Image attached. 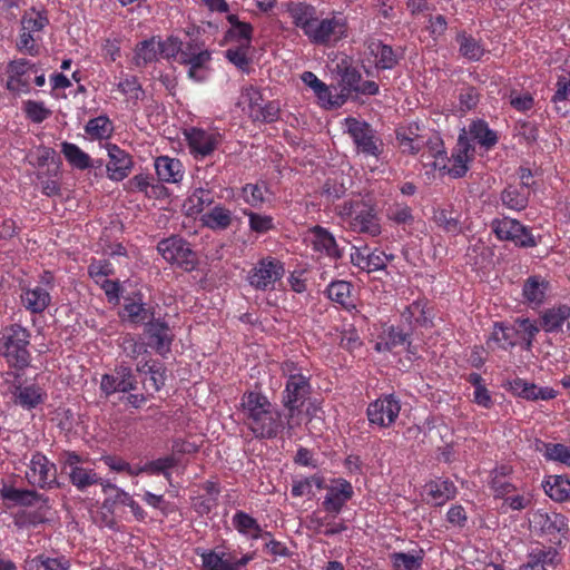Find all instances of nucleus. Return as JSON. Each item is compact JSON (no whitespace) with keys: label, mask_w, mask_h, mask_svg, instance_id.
<instances>
[{"label":"nucleus","mask_w":570,"mask_h":570,"mask_svg":"<svg viewBox=\"0 0 570 570\" xmlns=\"http://www.w3.org/2000/svg\"><path fill=\"white\" fill-rule=\"evenodd\" d=\"M302 80L309 87L314 90V92L316 94L317 98L320 100H322L323 102H327L330 104L332 107L333 106H336V107H340L341 106V102L340 100H335V101H332L331 100V91L328 89V87L323 82L321 81L313 72L311 71H305L303 75H302Z\"/></svg>","instance_id":"nucleus-33"},{"label":"nucleus","mask_w":570,"mask_h":570,"mask_svg":"<svg viewBox=\"0 0 570 570\" xmlns=\"http://www.w3.org/2000/svg\"><path fill=\"white\" fill-rule=\"evenodd\" d=\"M187 139L189 148L196 157H205L210 155L217 145L215 136L202 129H193L187 135Z\"/></svg>","instance_id":"nucleus-20"},{"label":"nucleus","mask_w":570,"mask_h":570,"mask_svg":"<svg viewBox=\"0 0 570 570\" xmlns=\"http://www.w3.org/2000/svg\"><path fill=\"white\" fill-rule=\"evenodd\" d=\"M155 169L161 181L178 183L183 179V165L179 159L160 156L155 160Z\"/></svg>","instance_id":"nucleus-19"},{"label":"nucleus","mask_w":570,"mask_h":570,"mask_svg":"<svg viewBox=\"0 0 570 570\" xmlns=\"http://www.w3.org/2000/svg\"><path fill=\"white\" fill-rule=\"evenodd\" d=\"M474 153V148L471 146L466 132H463L459 136L456 150L452 154L453 166L448 169V173L453 178H461L468 171L466 163L472 158Z\"/></svg>","instance_id":"nucleus-17"},{"label":"nucleus","mask_w":570,"mask_h":570,"mask_svg":"<svg viewBox=\"0 0 570 570\" xmlns=\"http://www.w3.org/2000/svg\"><path fill=\"white\" fill-rule=\"evenodd\" d=\"M371 51L375 53L377 58L376 66L381 69H392L399 62L393 48L389 45L382 42L372 43Z\"/></svg>","instance_id":"nucleus-34"},{"label":"nucleus","mask_w":570,"mask_h":570,"mask_svg":"<svg viewBox=\"0 0 570 570\" xmlns=\"http://www.w3.org/2000/svg\"><path fill=\"white\" fill-rule=\"evenodd\" d=\"M17 402L27 409H33L38 404L43 402L40 387L36 385H29L26 387H18L16 393Z\"/></svg>","instance_id":"nucleus-36"},{"label":"nucleus","mask_w":570,"mask_h":570,"mask_svg":"<svg viewBox=\"0 0 570 570\" xmlns=\"http://www.w3.org/2000/svg\"><path fill=\"white\" fill-rule=\"evenodd\" d=\"M68 474L70 478V482L78 490H81V491L92 484H98V483H100L101 485L104 484L101 482V479L97 475L96 472H94L92 470L81 468V466H75L73 470L68 471Z\"/></svg>","instance_id":"nucleus-31"},{"label":"nucleus","mask_w":570,"mask_h":570,"mask_svg":"<svg viewBox=\"0 0 570 570\" xmlns=\"http://www.w3.org/2000/svg\"><path fill=\"white\" fill-rule=\"evenodd\" d=\"M350 214H354L351 220V228L354 232L367 234L375 237L381 234V225L376 210L363 202H356L351 206Z\"/></svg>","instance_id":"nucleus-11"},{"label":"nucleus","mask_w":570,"mask_h":570,"mask_svg":"<svg viewBox=\"0 0 570 570\" xmlns=\"http://www.w3.org/2000/svg\"><path fill=\"white\" fill-rule=\"evenodd\" d=\"M61 153L67 161L75 168L85 170L94 167V163L88 154L82 151L77 145L63 141L61 144Z\"/></svg>","instance_id":"nucleus-26"},{"label":"nucleus","mask_w":570,"mask_h":570,"mask_svg":"<svg viewBox=\"0 0 570 570\" xmlns=\"http://www.w3.org/2000/svg\"><path fill=\"white\" fill-rule=\"evenodd\" d=\"M530 560H535L543 568L548 566H556L559 562L558 552L553 548L549 549H535L529 553Z\"/></svg>","instance_id":"nucleus-54"},{"label":"nucleus","mask_w":570,"mask_h":570,"mask_svg":"<svg viewBox=\"0 0 570 570\" xmlns=\"http://www.w3.org/2000/svg\"><path fill=\"white\" fill-rule=\"evenodd\" d=\"M155 39L153 37L137 43L134 57V62L137 67H145L157 59L159 51Z\"/></svg>","instance_id":"nucleus-30"},{"label":"nucleus","mask_w":570,"mask_h":570,"mask_svg":"<svg viewBox=\"0 0 570 570\" xmlns=\"http://www.w3.org/2000/svg\"><path fill=\"white\" fill-rule=\"evenodd\" d=\"M345 124L357 151L377 158L382 153L383 144L371 125L352 117L346 118Z\"/></svg>","instance_id":"nucleus-4"},{"label":"nucleus","mask_w":570,"mask_h":570,"mask_svg":"<svg viewBox=\"0 0 570 570\" xmlns=\"http://www.w3.org/2000/svg\"><path fill=\"white\" fill-rule=\"evenodd\" d=\"M159 55L165 59L176 58L180 51L183 42L179 38L170 36L166 40L157 42Z\"/></svg>","instance_id":"nucleus-51"},{"label":"nucleus","mask_w":570,"mask_h":570,"mask_svg":"<svg viewBox=\"0 0 570 570\" xmlns=\"http://www.w3.org/2000/svg\"><path fill=\"white\" fill-rule=\"evenodd\" d=\"M309 393L308 379L301 373H291L283 393V404L288 410V420L293 419L295 411L303 406Z\"/></svg>","instance_id":"nucleus-9"},{"label":"nucleus","mask_w":570,"mask_h":570,"mask_svg":"<svg viewBox=\"0 0 570 570\" xmlns=\"http://www.w3.org/2000/svg\"><path fill=\"white\" fill-rule=\"evenodd\" d=\"M17 48L20 51L26 50L30 56H37L39 53V48L35 43L33 36L24 30H22L20 35V40L17 43Z\"/></svg>","instance_id":"nucleus-62"},{"label":"nucleus","mask_w":570,"mask_h":570,"mask_svg":"<svg viewBox=\"0 0 570 570\" xmlns=\"http://www.w3.org/2000/svg\"><path fill=\"white\" fill-rule=\"evenodd\" d=\"M510 105L518 111H528L533 107V97L525 92L518 95L515 90H511L509 96Z\"/></svg>","instance_id":"nucleus-57"},{"label":"nucleus","mask_w":570,"mask_h":570,"mask_svg":"<svg viewBox=\"0 0 570 570\" xmlns=\"http://www.w3.org/2000/svg\"><path fill=\"white\" fill-rule=\"evenodd\" d=\"M249 47L248 43H240L236 48H229L226 51V58L238 69L245 71L249 65V58L247 57Z\"/></svg>","instance_id":"nucleus-46"},{"label":"nucleus","mask_w":570,"mask_h":570,"mask_svg":"<svg viewBox=\"0 0 570 570\" xmlns=\"http://www.w3.org/2000/svg\"><path fill=\"white\" fill-rule=\"evenodd\" d=\"M28 70L37 71L36 65L31 63L27 59H17L8 63L7 72L13 75V77L24 76Z\"/></svg>","instance_id":"nucleus-59"},{"label":"nucleus","mask_w":570,"mask_h":570,"mask_svg":"<svg viewBox=\"0 0 570 570\" xmlns=\"http://www.w3.org/2000/svg\"><path fill=\"white\" fill-rule=\"evenodd\" d=\"M540 443L546 450L544 455L548 460L559 461L563 464L570 465V448L561 443Z\"/></svg>","instance_id":"nucleus-45"},{"label":"nucleus","mask_w":570,"mask_h":570,"mask_svg":"<svg viewBox=\"0 0 570 570\" xmlns=\"http://www.w3.org/2000/svg\"><path fill=\"white\" fill-rule=\"evenodd\" d=\"M501 200L507 207L515 210L524 209L528 204L527 196L511 186L501 193Z\"/></svg>","instance_id":"nucleus-44"},{"label":"nucleus","mask_w":570,"mask_h":570,"mask_svg":"<svg viewBox=\"0 0 570 570\" xmlns=\"http://www.w3.org/2000/svg\"><path fill=\"white\" fill-rule=\"evenodd\" d=\"M327 297L343 306L348 305V298L351 296V284L345 281L332 282L327 289Z\"/></svg>","instance_id":"nucleus-40"},{"label":"nucleus","mask_w":570,"mask_h":570,"mask_svg":"<svg viewBox=\"0 0 570 570\" xmlns=\"http://www.w3.org/2000/svg\"><path fill=\"white\" fill-rule=\"evenodd\" d=\"M389 217L397 224H407L413 222L412 210L409 206H396L391 210Z\"/></svg>","instance_id":"nucleus-64"},{"label":"nucleus","mask_w":570,"mask_h":570,"mask_svg":"<svg viewBox=\"0 0 570 570\" xmlns=\"http://www.w3.org/2000/svg\"><path fill=\"white\" fill-rule=\"evenodd\" d=\"M128 320L134 324H145L154 317V311L146 308L141 302L130 301L124 306Z\"/></svg>","instance_id":"nucleus-37"},{"label":"nucleus","mask_w":570,"mask_h":570,"mask_svg":"<svg viewBox=\"0 0 570 570\" xmlns=\"http://www.w3.org/2000/svg\"><path fill=\"white\" fill-rule=\"evenodd\" d=\"M409 334L399 327H391L385 336L384 348L393 351L399 346H404L407 342Z\"/></svg>","instance_id":"nucleus-52"},{"label":"nucleus","mask_w":570,"mask_h":570,"mask_svg":"<svg viewBox=\"0 0 570 570\" xmlns=\"http://www.w3.org/2000/svg\"><path fill=\"white\" fill-rule=\"evenodd\" d=\"M24 112L27 117L36 122L40 124L51 115V110L47 109L43 102L28 100L24 104Z\"/></svg>","instance_id":"nucleus-49"},{"label":"nucleus","mask_w":570,"mask_h":570,"mask_svg":"<svg viewBox=\"0 0 570 570\" xmlns=\"http://www.w3.org/2000/svg\"><path fill=\"white\" fill-rule=\"evenodd\" d=\"M1 497L4 500H10L21 505H32L33 503L41 501L45 505H48V498L33 490H19L14 488H8L3 485L1 489Z\"/></svg>","instance_id":"nucleus-23"},{"label":"nucleus","mask_w":570,"mask_h":570,"mask_svg":"<svg viewBox=\"0 0 570 570\" xmlns=\"http://www.w3.org/2000/svg\"><path fill=\"white\" fill-rule=\"evenodd\" d=\"M546 493L557 502H563L570 499V481L560 475L549 476L544 481Z\"/></svg>","instance_id":"nucleus-27"},{"label":"nucleus","mask_w":570,"mask_h":570,"mask_svg":"<svg viewBox=\"0 0 570 570\" xmlns=\"http://www.w3.org/2000/svg\"><path fill=\"white\" fill-rule=\"evenodd\" d=\"M48 23V19L41 16L39 12L24 13L21 19V30H24L31 35L40 31Z\"/></svg>","instance_id":"nucleus-50"},{"label":"nucleus","mask_w":570,"mask_h":570,"mask_svg":"<svg viewBox=\"0 0 570 570\" xmlns=\"http://www.w3.org/2000/svg\"><path fill=\"white\" fill-rule=\"evenodd\" d=\"M401 405L393 395L377 399L367 407L368 421L373 424L386 428L390 426L399 416Z\"/></svg>","instance_id":"nucleus-12"},{"label":"nucleus","mask_w":570,"mask_h":570,"mask_svg":"<svg viewBox=\"0 0 570 570\" xmlns=\"http://www.w3.org/2000/svg\"><path fill=\"white\" fill-rule=\"evenodd\" d=\"M176 464L177 460L173 455H169L147 462L138 472L164 473L168 475L167 471Z\"/></svg>","instance_id":"nucleus-47"},{"label":"nucleus","mask_w":570,"mask_h":570,"mask_svg":"<svg viewBox=\"0 0 570 570\" xmlns=\"http://www.w3.org/2000/svg\"><path fill=\"white\" fill-rule=\"evenodd\" d=\"M204 222L212 229H226L232 223V215L228 209L215 206L204 216Z\"/></svg>","instance_id":"nucleus-39"},{"label":"nucleus","mask_w":570,"mask_h":570,"mask_svg":"<svg viewBox=\"0 0 570 570\" xmlns=\"http://www.w3.org/2000/svg\"><path fill=\"white\" fill-rule=\"evenodd\" d=\"M491 227L495 236L501 240H511L521 247H533L537 245L531 233L517 219L503 217L494 219Z\"/></svg>","instance_id":"nucleus-8"},{"label":"nucleus","mask_w":570,"mask_h":570,"mask_svg":"<svg viewBox=\"0 0 570 570\" xmlns=\"http://www.w3.org/2000/svg\"><path fill=\"white\" fill-rule=\"evenodd\" d=\"M285 269L282 262L267 257L258 261L248 274L249 284L259 291L274 289L275 283L284 276Z\"/></svg>","instance_id":"nucleus-5"},{"label":"nucleus","mask_w":570,"mask_h":570,"mask_svg":"<svg viewBox=\"0 0 570 570\" xmlns=\"http://www.w3.org/2000/svg\"><path fill=\"white\" fill-rule=\"evenodd\" d=\"M157 249L167 262L176 264L186 272H191L198 266V255L190 244L178 235L161 239Z\"/></svg>","instance_id":"nucleus-3"},{"label":"nucleus","mask_w":570,"mask_h":570,"mask_svg":"<svg viewBox=\"0 0 570 570\" xmlns=\"http://www.w3.org/2000/svg\"><path fill=\"white\" fill-rule=\"evenodd\" d=\"M346 30V23L343 19L333 17L318 20L315 18L313 27H311L306 36L312 43L327 46L345 37Z\"/></svg>","instance_id":"nucleus-7"},{"label":"nucleus","mask_w":570,"mask_h":570,"mask_svg":"<svg viewBox=\"0 0 570 570\" xmlns=\"http://www.w3.org/2000/svg\"><path fill=\"white\" fill-rule=\"evenodd\" d=\"M314 235L313 244L316 250H324L333 258H341L342 252L338 248L334 236L324 227L315 226L312 229Z\"/></svg>","instance_id":"nucleus-22"},{"label":"nucleus","mask_w":570,"mask_h":570,"mask_svg":"<svg viewBox=\"0 0 570 570\" xmlns=\"http://www.w3.org/2000/svg\"><path fill=\"white\" fill-rule=\"evenodd\" d=\"M136 380L130 368L121 367L116 375L105 374L101 377L100 389L106 395L116 392H129L136 389Z\"/></svg>","instance_id":"nucleus-16"},{"label":"nucleus","mask_w":570,"mask_h":570,"mask_svg":"<svg viewBox=\"0 0 570 570\" xmlns=\"http://www.w3.org/2000/svg\"><path fill=\"white\" fill-rule=\"evenodd\" d=\"M148 375L144 381V385L147 389H153L154 391H159L166 381V368L156 361H151L150 367H148Z\"/></svg>","instance_id":"nucleus-43"},{"label":"nucleus","mask_w":570,"mask_h":570,"mask_svg":"<svg viewBox=\"0 0 570 570\" xmlns=\"http://www.w3.org/2000/svg\"><path fill=\"white\" fill-rule=\"evenodd\" d=\"M394 567L403 570H416L420 567L421 558L409 553H394Z\"/></svg>","instance_id":"nucleus-55"},{"label":"nucleus","mask_w":570,"mask_h":570,"mask_svg":"<svg viewBox=\"0 0 570 570\" xmlns=\"http://www.w3.org/2000/svg\"><path fill=\"white\" fill-rule=\"evenodd\" d=\"M434 220L439 227L443 228L446 233L459 234L461 232L458 215L448 209H439L434 213Z\"/></svg>","instance_id":"nucleus-41"},{"label":"nucleus","mask_w":570,"mask_h":570,"mask_svg":"<svg viewBox=\"0 0 570 570\" xmlns=\"http://www.w3.org/2000/svg\"><path fill=\"white\" fill-rule=\"evenodd\" d=\"M242 97L248 104L249 117L254 121L274 122L279 116V104L274 100H266L263 94L254 87L245 89Z\"/></svg>","instance_id":"nucleus-6"},{"label":"nucleus","mask_w":570,"mask_h":570,"mask_svg":"<svg viewBox=\"0 0 570 570\" xmlns=\"http://www.w3.org/2000/svg\"><path fill=\"white\" fill-rule=\"evenodd\" d=\"M253 27L250 23L242 22L236 28H230L226 36L232 39L244 40L243 43L250 46Z\"/></svg>","instance_id":"nucleus-58"},{"label":"nucleus","mask_w":570,"mask_h":570,"mask_svg":"<svg viewBox=\"0 0 570 570\" xmlns=\"http://www.w3.org/2000/svg\"><path fill=\"white\" fill-rule=\"evenodd\" d=\"M456 41L460 45V53L469 60L478 61L484 53V49L479 41L471 36H466L464 32L458 35Z\"/></svg>","instance_id":"nucleus-35"},{"label":"nucleus","mask_w":570,"mask_h":570,"mask_svg":"<svg viewBox=\"0 0 570 570\" xmlns=\"http://www.w3.org/2000/svg\"><path fill=\"white\" fill-rule=\"evenodd\" d=\"M109 490L115 491V497L112 499L107 498L104 502V508L111 510V507L116 503H120L122 505H128V507L132 505L134 499L127 492L118 489L117 487H115L114 484H110V483L102 484V491L105 493H108Z\"/></svg>","instance_id":"nucleus-48"},{"label":"nucleus","mask_w":570,"mask_h":570,"mask_svg":"<svg viewBox=\"0 0 570 570\" xmlns=\"http://www.w3.org/2000/svg\"><path fill=\"white\" fill-rule=\"evenodd\" d=\"M533 523L539 527L543 534L552 535L550 541L554 544H561L560 537L568 532L567 519L561 513H542L533 515Z\"/></svg>","instance_id":"nucleus-14"},{"label":"nucleus","mask_w":570,"mask_h":570,"mask_svg":"<svg viewBox=\"0 0 570 570\" xmlns=\"http://www.w3.org/2000/svg\"><path fill=\"white\" fill-rule=\"evenodd\" d=\"M0 351L9 366L24 370L30 364V333L20 324L7 326L0 337Z\"/></svg>","instance_id":"nucleus-2"},{"label":"nucleus","mask_w":570,"mask_h":570,"mask_svg":"<svg viewBox=\"0 0 570 570\" xmlns=\"http://www.w3.org/2000/svg\"><path fill=\"white\" fill-rule=\"evenodd\" d=\"M287 12L293 19V23L307 35L315 20V8L304 2H291L287 4Z\"/></svg>","instance_id":"nucleus-21"},{"label":"nucleus","mask_w":570,"mask_h":570,"mask_svg":"<svg viewBox=\"0 0 570 570\" xmlns=\"http://www.w3.org/2000/svg\"><path fill=\"white\" fill-rule=\"evenodd\" d=\"M225 552L218 554L215 551L203 553L202 558L204 568L206 570H232L225 560Z\"/></svg>","instance_id":"nucleus-53"},{"label":"nucleus","mask_w":570,"mask_h":570,"mask_svg":"<svg viewBox=\"0 0 570 570\" xmlns=\"http://www.w3.org/2000/svg\"><path fill=\"white\" fill-rule=\"evenodd\" d=\"M548 283L540 276H530L523 285V297L530 304L540 305L546 296Z\"/></svg>","instance_id":"nucleus-28"},{"label":"nucleus","mask_w":570,"mask_h":570,"mask_svg":"<svg viewBox=\"0 0 570 570\" xmlns=\"http://www.w3.org/2000/svg\"><path fill=\"white\" fill-rule=\"evenodd\" d=\"M459 100L462 107L470 110L478 105L479 92L475 88L469 87L460 94Z\"/></svg>","instance_id":"nucleus-63"},{"label":"nucleus","mask_w":570,"mask_h":570,"mask_svg":"<svg viewBox=\"0 0 570 570\" xmlns=\"http://www.w3.org/2000/svg\"><path fill=\"white\" fill-rule=\"evenodd\" d=\"M242 405L247 425L256 438L273 439L283 429L281 413L273 407L265 395L257 392L246 393Z\"/></svg>","instance_id":"nucleus-1"},{"label":"nucleus","mask_w":570,"mask_h":570,"mask_svg":"<svg viewBox=\"0 0 570 570\" xmlns=\"http://www.w3.org/2000/svg\"><path fill=\"white\" fill-rule=\"evenodd\" d=\"M145 334L148 337V345L158 354L165 355L170 351L173 334L166 322L153 317L145 325Z\"/></svg>","instance_id":"nucleus-13"},{"label":"nucleus","mask_w":570,"mask_h":570,"mask_svg":"<svg viewBox=\"0 0 570 570\" xmlns=\"http://www.w3.org/2000/svg\"><path fill=\"white\" fill-rule=\"evenodd\" d=\"M249 227L256 233H266L273 228V219L271 216H263L253 212H249Z\"/></svg>","instance_id":"nucleus-56"},{"label":"nucleus","mask_w":570,"mask_h":570,"mask_svg":"<svg viewBox=\"0 0 570 570\" xmlns=\"http://www.w3.org/2000/svg\"><path fill=\"white\" fill-rule=\"evenodd\" d=\"M21 299L26 308L32 313H41L49 305L50 295L45 288L37 286L33 289L24 291Z\"/></svg>","instance_id":"nucleus-25"},{"label":"nucleus","mask_w":570,"mask_h":570,"mask_svg":"<svg viewBox=\"0 0 570 570\" xmlns=\"http://www.w3.org/2000/svg\"><path fill=\"white\" fill-rule=\"evenodd\" d=\"M233 524L240 533L252 534L253 538L262 535V529L257 521L243 511L235 513L233 517Z\"/></svg>","instance_id":"nucleus-38"},{"label":"nucleus","mask_w":570,"mask_h":570,"mask_svg":"<svg viewBox=\"0 0 570 570\" xmlns=\"http://www.w3.org/2000/svg\"><path fill=\"white\" fill-rule=\"evenodd\" d=\"M85 130L88 135H90L94 138H106L111 132V122L106 116H99L96 118L90 119Z\"/></svg>","instance_id":"nucleus-42"},{"label":"nucleus","mask_w":570,"mask_h":570,"mask_svg":"<svg viewBox=\"0 0 570 570\" xmlns=\"http://www.w3.org/2000/svg\"><path fill=\"white\" fill-rule=\"evenodd\" d=\"M469 132L485 149L492 148L498 142L495 131L489 128L484 120H476L470 125Z\"/></svg>","instance_id":"nucleus-29"},{"label":"nucleus","mask_w":570,"mask_h":570,"mask_svg":"<svg viewBox=\"0 0 570 570\" xmlns=\"http://www.w3.org/2000/svg\"><path fill=\"white\" fill-rule=\"evenodd\" d=\"M346 500L340 494H335L334 490H331L330 493L325 497L323 502V507L327 512H333L335 514L340 513Z\"/></svg>","instance_id":"nucleus-61"},{"label":"nucleus","mask_w":570,"mask_h":570,"mask_svg":"<svg viewBox=\"0 0 570 570\" xmlns=\"http://www.w3.org/2000/svg\"><path fill=\"white\" fill-rule=\"evenodd\" d=\"M109 163L107 164L108 177L120 181L126 178L131 170L132 159L129 154L120 149L117 145L108 146Z\"/></svg>","instance_id":"nucleus-15"},{"label":"nucleus","mask_w":570,"mask_h":570,"mask_svg":"<svg viewBox=\"0 0 570 570\" xmlns=\"http://www.w3.org/2000/svg\"><path fill=\"white\" fill-rule=\"evenodd\" d=\"M246 195V200L252 207H258L264 202L262 187L258 185H246L243 188Z\"/></svg>","instance_id":"nucleus-60"},{"label":"nucleus","mask_w":570,"mask_h":570,"mask_svg":"<svg viewBox=\"0 0 570 570\" xmlns=\"http://www.w3.org/2000/svg\"><path fill=\"white\" fill-rule=\"evenodd\" d=\"M29 482L40 488L59 487L57 481V468L47 456L40 452L32 455L30 461V472L27 473Z\"/></svg>","instance_id":"nucleus-10"},{"label":"nucleus","mask_w":570,"mask_h":570,"mask_svg":"<svg viewBox=\"0 0 570 570\" xmlns=\"http://www.w3.org/2000/svg\"><path fill=\"white\" fill-rule=\"evenodd\" d=\"M426 501L434 505H442L450 499L454 498L456 488L449 480L431 481L425 485Z\"/></svg>","instance_id":"nucleus-18"},{"label":"nucleus","mask_w":570,"mask_h":570,"mask_svg":"<svg viewBox=\"0 0 570 570\" xmlns=\"http://www.w3.org/2000/svg\"><path fill=\"white\" fill-rule=\"evenodd\" d=\"M361 80L362 76L355 68L346 67L344 69V71L341 75L342 90L341 95L337 97L341 105L344 104V101L352 91L356 92L357 88L361 85Z\"/></svg>","instance_id":"nucleus-32"},{"label":"nucleus","mask_w":570,"mask_h":570,"mask_svg":"<svg viewBox=\"0 0 570 570\" xmlns=\"http://www.w3.org/2000/svg\"><path fill=\"white\" fill-rule=\"evenodd\" d=\"M569 316L570 307L567 305L549 308L541 316V326L546 332H558Z\"/></svg>","instance_id":"nucleus-24"}]
</instances>
